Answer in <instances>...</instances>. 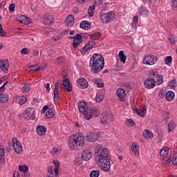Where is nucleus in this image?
Here are the masks:
<instances>
[{"label": "nucleus", "instance_id": "f257e3e1", "mask_svg": "<svg viewBox=\"0 0 177 177\" xmlns=\"http://www.w3.org/2000/svg\"><path fill=\"white\" fill-rule=\"evenodd\" d=\"M94 153L97 154L95 158L98 161L97 164L104 172H109L111 168V163L110 162L111 156H110V151L102 146L97 145L95 147Z\"/></svg>", "mask_w": 177, "mask_h": 177}, {"label": "nucleus", "instance_id": "f03ea898", "mask_svg": "<svg viewBox=\"0 0 177 177\" xmlns=\"http://www.w3.org/2000/svg\"><path fill=\"white\" fill-rule=\"evenodd\" d=\"M91 71L93 74H99L104 67V58L102 55L93 54L89 62Z\"/></svg>", "mask_w": 177, "mask_h": 177}, {"label": "nucleus", "instance_id": "7ed1b4c3", "mask_svg": "<svg viewBox=\"0 0 177 177\" xmlns=\"http://www.w3.org/2000/svg\"><path fill=\"white\" fill-rule=\"evenodd\" d=\"M69 147L71 149H80V147H84L85 146V138L84 136H72L69 139L68 142Z\"/></svg>", "mask_w": 177, "mask_h": 177}, {"label": "nucleus", "instance_id": "20e7f679", "mask_svg": "<svg viewBox=\"0 0 177 177\" xmlns=\"http://www.w3.org/2000/svg\"><path fill=\"white\" fill-rule=\"evenodd\" d=\"M114 121V115L111 113H102L101 115L100 122L104 125H109L110 122Z\"/></svg>", "mask_w": 177, "mask_h": 177}, {"label": "nucleus", "instance_id": "39448f33", "mask_svg": "<svg viewBox=\"0 0 177 177\" xmlns=\"http://www.w3.org/2000/svg\"><path fill=\"white\" fill-rule=\"evenodd\" d=\"M12 143H13V148L17 154H21L23 152V147L21 146V143L19 140H17V138L14 137L12 138Z\"/></svg>", "mask_w": 177, "mask_h": 177}, {"label": "nucleus", "instance_id": "423d86ee", "mask_svg": "<svg viewBox=\"0 0 177 177\" xmlns=\"http://www.w3.org/2000/svg\"><path fill=\"white\" fill-rule=\"evenodd\" d=\"M26 120H35V109L29 107L25 110V114L24 115Z\"/></svg>", "mask_w": 177, "mask_h": 177}, {"label": "nucleus", "instance_id": "0eeeda50", "mask_svg": "<svg viewBox=\"0 0 177 177\" xmlns=\"http://www.w3.org/2000/svg\"><path fill=\"white\" fill-rule=\"evenodd\" d=\"M53 21H55V19H53V15H52L50 12H46L44 14V23L45 26H47L48 27H50Z\"/></svg>", "mask_w": 177, "mask_h": 177}, {"label": "nucleus", "instance_id": "6e6552de", "mask_svg": "<svg viewBox=\"0 0 177 177\" xmlns=\"http://www.w3.org/2000/svg\"><path fill=\"white\" fill-rule=\"evenodd\" d=\"M157 60H158V58L156 56L149 55L144 58L143 63L148 66H153Z\"/></svg>", "mask_w": 177, "mask_h": 177}, {"label": "nucleus", "instance_id": "1a4fd4ad", "mask_svg": "<svg viewBox=\"0 0 177 177\" xmlns=\"http://www.w3.org/2000/svg\"><path fill=\"white\" fill-rule=\"evenodd\" d=\"M100 111L97 108H91L88 110V113L86 115V120H91L92 117H99Z\"/></svg>", "mask_w": 177, "mask_h": 177}, {"label": "nucleus", "instance_id": "9d476101", "mask_svg": "<svg viewBox=\"0 0 177 177\" xmlns=\"http://www.w3.org/2000/svg\"><path fill=\"white\" fill-rule=\"evenodd\" d=\"M59 91H60V83L59 82H57L55 84L54 88V103H55V104H57L59 103V99L60 97Z\"/></svg>", "mask_w": 177, "mask_h": 177}, {"label": "nucleus", "instance_id": "9b49d317", "mask_svg": "<svg viewBox=\"0 0 177 177\" xmlns=\"http://www.w3.org/2000/svg\"><path fill=\"white\" fill-rule=\"evenodd\" d=\"M78 107L80 113L84 114V117L86 118V115L89 114V109H88L87 103L84 102H80L78 103Z\"/></svg>", "mask_w": 177, "mask_h": 177}, {"label": "nucleus", "instance_id": "f8f14e48", "mask_svg": "<svg viewBox=\"0 0 177 177\" xmlns=\"http://www.w3.org/2000/svg\"><path fill=\"white\" fill-rule=\"evenodd\" d=\"M144 85L147 89H153L156 86V80L153 77L147 78L145 81Z\"/></svg>", "mask_w": 177, "mask_h": 177}, {"label": "nucleus", "instance_id": "ddd939ff", "mask_svg": "<svg viewBox=\"0 0 177 177\" xmlns=\"http://www.w3.org/2000/svg\"><path fill=\"white\" fill-rule=\"evenodd\" d=\"M86 139L88 142H96L99 139V133L95 132H89L86 136Z\"/></svg>", "mask_w": 177, "mask_h": 177}, {"label": "nucleus", "instance_id": "4468645a", "mask_svg": "<svg viewBox=\"0 0 177 177\" xmlns=\"http://www.w3.org/2000/svg\"><path fill=\"white\" fill-rule=\"evenodd\" d=\"M81 157L84 161H89V160L92 158V151L88 149H84L82 153Z\"/></svg>", "mask_w": 177, "mask_h": 177}, {"label": "nucleus", "instance_id": "2eb2a0df", "mask_svg": "<svg viewBox=\"0 0 177 177\" xmlns=\"http://www.w3.org/2000/svg\"><path fill=\"white\" fill-rule=\"evenodd\" d=\"M149 76L154 77V78H156V77L157 85H161V84H162V82H164V77H162V75H160L158 74V72L156 73V72L152 71L149 73Z\"/></svg>", "mask_w": 177, "mask_h": 177}, {"label": "nucleus", "instance_id": "dca6fc26", "mask_svg": "<svg viewBox=\"0 0 177 177\" xmlns=\"http://www.w3.org/2000/svg\"><path fill=\"white\" fill-rule=\"evenodd\" d=\"M96 45V42L94 41H88L86 46L81 50L82 53H86V52H88L90 49H92Z\"/></svg>", "mask_w": 177, "mask_h": 177}, {"label": "nucleus", "instance_id": "f3484780", "mask_svg": "<svg viewBox=\"0 0 177 177\" xmlns=\"http://www.w3.org/2000/svg\"><path fill=\"white\" fill-rule=\"evenodd\" d=\"M77 85L81 89H85L88 86V81L84 78H80L77 80Z\"/></svg>", "mask_w": 177, "mask_h": 177}, {"label": "nucleus", "instance_id": "a211bd4d", "mask_svg": "<svg viewBox=\"0 0 177 177\" xmlns=\"http://www.w3.org/2000/svg\"><path fill=\"white\" fill-rule=\"evenodd\" d=\"M29 70L31 71H39L41 70H44V68H46V65H42L39 66L38 64L35 65H31L28 67Z\"/></svg>", "mask_w": 177, "mask_h": 177}, {"label": "nucleus", "instance_id": "6ab92c4d", "mask_svg": "<svg viewBox=\"0 0 177 177\" xmlns=\"http://www.w3.org/2000/svg\"><path fill=\"white\" fill-rule=\"evenodd\" d=\"M112 16H113V13L108 12L104 15H101L100 20H102V23H109V21L111 20Z\"/></svg>", "mask_w": 177, "mask_h": 177}, {"label": "nucleus", "instance_id": "aec40b11", "mask_svg": "<svg viewBox=\"0 0 177 177\" xmlns=\"http://www.w3.org/2000/svg\"><path fill=\"white\" fill-rule=\"evenodd\" d=\"M63 81L62 85L64 89L68 91V92H71L73 91V86L70 84V80L68 79H64Z\"/></svg>", "mask_w": 177, "mask_h": 177}, {"label": "nucleus", "instance_id": "412c9836", "mask_svg": "<svg viewBox=\"0 0 177 177\" xmlns=\"http://www.w3.org/2000/svg\"><path fill=\"white\" fill-rule=\"evenodd\" d=\"M36 132L38 135H40V136H44V135L46 133V127L41 125L37 126L36 128Z\"/></svg>", "mask_w": 177, "mask_h": 177}, {"label": "nucleus", "instance_id": "4be33fe9", "mask_svg": "<svg viewBox=\"0 0 177 177\" xmlns=\"http://www.w3.org/2000/svg\"><path fill=\"white\" fill-rule=\"evenodd\" d=\"M66 26V27H73V26H74V16H73V15H70L67 17Z\"/></svg>", "mask_w": 177, "mask_h": 177}, {"label": "nucleus", "instance_id": "5701e85b", "mask_svg": "<svg viewBox=\"0 0 177 177\" xmlns=\"http://www.w3.org/2000/svg\"><path fill=\"white\" fill-rule=\"evenodd\" d=\"M165 97L166 100H168V102H172L175 98V93L171 91H167L165 94Z\"/></svg>", "mask_w": 177, "mask_h": 177}, {"label": "nucleus", "instance_id": "b1692460", "mask_svg": "<svg viewBox=\"0 0 177 177\" xmlns=\"http://www.w3.org/2000/svg\"><path fill=\"white\" fill-rule=\"evenodd\" d=\"M80 27L83 30H89L91 28V24L88 21H82L80 24Z\"/></svg>", "mask_w": 177, "mask_h": 177}, {"label": "nucleus", "instance_id": "393cba45", "mask_svg": "<svg viewBox=\"0 0 177 177\" xmlns=\"http://www.w3.org/2000/svg\"><path fill=\"white\" fill-rule=\"evenodd\" d=\"M55 109L53 108H50V109H48V111L45 114V117L46 118H53V117H55Z\"/></svg>", "mask_w": 177, "mask_h": 177}, {"label": "nucleus", "instance_id": "a878e982", "mask_svg": "<svg viewBox=\"0 0 177 177\" xmlns=\"http://www.w3.org/2000/svg\"><path fill=\"white\" fill-rule=\"evenodd\" d=\"M17 102L18 104L23 105L24 103L27 102V97L23 95H19L17 97Z\"/></svg>", "mask_w": 177, "mask_h": 177}, {"label": "nucleus", "instance_id": "bb28decb", "mask_svg": "<svg viewBox=\"0 0 177 177\" xmlns=\"http://www.w3.org/2000/svg\"><path fill=\"white\" fill-rule=\"evenodd\" d=\"M118 57H119V59H120V62L123 64H125V63L127 62V56H126L125 54H124L123 50H121V51L119 52Z\"/></svg>", "mask_w": 177, "mask_h": 177}, {"label": "nucleus", "instance_id": "cd10ccee", "mask_svg": "<svg viewBox=\"0 0 177 177\" xmlns=\"http://www.w3.org/2000/svg\"><path fill=\"white\" fill-rule=\"evenodd\" d=\"M9 102V95L8 94H0V103H8Z\"/></svg>", "mask_w": 177, "mask_h": 177}, {"label": "nucleus", "instance_id": "c85d7f7f", "mask_svg": "<svg viewBox=\"0 0 177 177\" xmlns=\"http://www.w3.org/2000/svg\"><path fill=\"white\" fill-rule=\"evenodd\" d=\"M0 68L4 71V73H8V68H9V64L6 62H1L0 63Z\"/></svg>", "mask_w": 177, "mask_h": 177}, {"label": "nucleus", "instance_id": "c756f323", "mask_svg": "<svg viewBox=\"0 0 177 177\" xmlns=\"http://www.w3.org/2000/svg\"><path fill=\"white\" fill-rule=\"evenodd\" d=\"M116 94L120 99H124L126 96L125 90L122 88H118L116 91Z\"/></svg>", "mask_w": 177, "mask_h": 177}, {"label": "nucleus", "instance_id": "7c9ffc66", "mask_svg": "<svg viewBox=\"0 0 177 177\" xmlns=\"http://www.w3.org/2000/svg\"><path fill=\"white\" fill-rule=\"evenodd\" d=\"M53 164L55 165L54 174L55 175H59V171L60 170V163L57 160H54Z\"/></svg>", "mask_w": 177, "mask_h": 177}, {"label": "nucleus", "instance_id": "2f4dec72", "mask_svg": "<svg viewBox=\"0 0 177 177\" xmlns=\"http://www.w3.org/2000/svg\"><path fill=\"white\" fill-rule=\"evenodd\" d=\"M143 136L146 138V139H151L153 136H154V134L150 130L146 129L143 133Z\"/></svg>", "mask_w": 177, "mask_h": 177}, {"label": "nucleus", "instance_id": "473e14b6", "mask_svg": "<svg viewBox=\"0 0 177 177\" xmlns=\"http://www.w3.org/2000/svg\"><path fill=\"white\" fill-rule=\"evenodd\" d=\"M101 35H102L100 32H95L91 35H89V37H91L93 41H96L100 38Z\"/></svg>", "mask_w": 177, "mask_h": 177}, {"label": "nucleus", "instance_id": "72a5a7b5", "mask_svg": "<svg viewBox=\"0 0 177 177\" xmlns=\"http://www.w3.org/2000/svg\"><path fill=\"white\" fill-rule=\"evenodd\" d=\"M175 127H176V124H175V121L174 120L170 121L167 125L169 132H172V131L175 129Z\"/></svg>", "mask_w": 177, "mask_h": 177}, {"label": "nucleus", "instance_id": "f704fd0d", "mask_svg": "<svg viewBox=\"0 0 177 177\" xmlns=\"http://www.w3.org/2000/svg\"><path fill=\"white\" fill-rule=\"evenodd\" d=\"M168 153H169V148L166 147L165 149H162L160 151V156L161 157H167L168 156Z\"/></svg>", "mask_w": 177, "mask_h": 177}, {"label": "nucleus", "instance_id": "c9c22d12", "mask_svg": "<svg viewBox=\"0 0 177 177\" xmlns=\"http://www.w3.org/2000/svg\"><path fill=\"white\" fill-rule=\"evenodd\" d=\"M93 82L97 84V88H103L104 86V84H103V82H100V80H99V79H93Z\"/></svg>", "mask_w": 177, "mask_h": 177}, {"label": "nucleus", "instance_id": "e433bc0d", "mask_svg": "<svg viewBox=\"0 0 177 177\" xmlns=\"http://www.w3.org/2000/svg\"><path fill=\"white\" fill-rule=\"evenodd\" d=\"M162 164H165V165H168L171 162V156H164L162 158Z\"/></svg>", "mask_w": 177, "mask_h": 177}, {"label": "nucleus", "instance_id": "4c0bfd02", "mask_svg": "<svg viewBox=\"0 0 177 177\" xmlns=\"http://www.w3.org/2000/svg\"><path fill=\"white\" fill-rule=\"evenodd\" d=\"M48 174L49 176L47 177H57V175L53 174V166H49L48 168Z\"/></svg>", "mask_w": 177, "mask_h": 177}, {"label": "nucleus", "instance_id": "58836bf2", "mask_svg": "<svg viewBox=\"0 0 177 177\" xmlns=\"http://www.w3.org/2000/svg\"><path fill=\"white\" fill-rule=\"evenodd\" d=\"M99 175H100V170H93L90 173V177H99Z\"/></svg>", "mask_w": 177, "mask_h": 177}, {"label": "nucleus", "instance_id": "ea45409f", "mask_svg": "<svg viewBox=\"0 0 177 177\" xmlns=\"http://www.w3.org/2000/svg\"><path fill=\"white\" fill-rule=\"evenodd\" d=\"M64 62H66V59L62 56L59 57L56 59V64H58V65L63 64Z\"/></svg>", "mask_w": 177, "mask_h": 177}, {"label": "nucleus", "instance_id": "a19ab883", "mask_svg": "<svg viewBox=\"0 0 177 177\" xmlns=\"http://www.w3.org/2000/svg\"><path fill=\"white\" fill-rule=\"evenodd\" d=\"M95 12V5L91 6L88 8V13L90 17L93 16V13Z\"/></svg>", "mask_w": 177, "mask_h": 177}, {"label": "nucleus", "instance_id": "79ce46f5", "mask_svg": "<svg viewBox=\"0 0 177 177\" xmlns=\"http://www.w3.org/2000/svg\"><path fill=\"white\" fill-rule=\"evenodd\" d=\"M104 96L100 93H97L95 97V100L97 103H100V102H103Z\"/></svg>", "mask_w": 177, "mask_h": 177}, {"label": "nucleus", "instance_id": "37998d69", "mask_svg": "<svg viewBox=\"0 0 177 177\" xmlns=\"http://www.w3.org/2000/svg\"><path fill=\"white\" fill-rule=\"evenodd\" d=\"M21 23H23L24 24H30V23H31V19L29 17H24Z\"/></svg>", "mask_w": 177, "mask_h": 177}, {"label": "nucleus", "instance_id": "c03bdc74", "mask_svg": "<svg viewBox=\"0 0 177 177\" xmlns=\"http://www.w3.org/2000/svg\"><path fill=\"white\" fill-rule=\"evenodd\" d=\"M74 39L75 41H77L79 42H83L84 41V39H82V36L80 34L75 35V36H74Z\"/></svg>", "mask_w": 177, "mask_h": 177}, {"label": "nucleus", "instance_id": "a18cd8bd", "mask_svg": "<svg viewBox=\"0 0 177 177\" xmlns=\"http://www.w3.org/2000/svg\"><path fill=\"white\" fill-rule=\"evenodd\" d=\"M19 169L21 172H27V171H28V167L26 166V165H22L19 167Z\"/></svg>", "mask_w": 177, "mask_h": 177}, {"label": "nucleus", "instance_id": "49530a36", "mask_svg": "<svg viewBox=\"0 0 177 177\" xmlns=\"http://www.w3.org/2000/svg\"><path fill=\"white\" fill-rule=\"evenodd\" d=\"M134 111H136L138 115H140V117H145V114L143 113V111H142V109L134 108Z\"/></svg>", "mask_w": 177, "mask_h": 177}, {"label": "nucleus", "instance_id": "de8ad7c7", "mask_svg": "<svg viewBox=\"0 0 177 177\" xmlns=\"http://www.w3.org/2000/svg\"><path fill=\"white\" fill-rule=\"evenodd\" d=\"M165 63L168 66L169 64H171L172 63V57L168 56L165 59Z\"/></svg>", "mask_w": 177, "mask_h": 177}, {"label": "nucleus", "instance_id": "09e8293b", "mask_svg": "<svg viewBox=\"0 0 177 177\" xmlns=\"http://www.w3.org/2000/svg\"><path fill=\"white\" fill-rule=\"evenodd\" d=\"M0 35L1 37H6V32L3 30V28L2 27V24H0Z\"/></svg>", "mask_w": 177, "mask_h": 177}, {"label": "nucleus", "instance_id": "8fccbe9b", "mask_svg": "<svg viewBox=\"0 0 177 177\" xmlns=\"http://www.w3.org/2000/svg\"><path fill=\"white\" fill-rule=\"evenodd\" d=\"M81 44H82V41H75V39H73V46L75 49V48H78V46L80 45Z\"/></svg>", "mask_w": 177, "mask_h": 177}, {"label": "nucleus", "instance_id": "3c124183", "mask_svg": "<svg viewBox=\"0 0 177 177\" xmlns=\"http://www.w3.org/2000/svg\"><path fill=\"white\" fill-rule=\"evenodd\" d=\"M21 55H30V51H28V48H24L21 50Z\"/></svg>", "mask_w": 177, "mask_h": 177}, {"label": "nucleus", "instance_id": "603ef678", "mask_svg": "<svg viewBox=\"0 0 177 177\" xmlns=\"http://www.w3.org/2000/svg\"><path fill=\"white\" fill-rule=\"evenodd\" d=\"M169 86H172V88H176V86H177L176 80H172L169 82Z\"/></svg>", "mask_w": 177, "mask_h": 177}, {"label": "nucleus", "instance_id": "864d4df0", "mask_svg": "<svg viewBox=\"0 0 177 177\" xmlns=\"http://www.w3.org/2000/svg\"><path fill=\"white\" fill-rule=\"evenodd\" d=\"M5 148L3 147V145H0V156H1V157H3V156H5Z\"/></svg>", "mask_w": 177, "mask_h": 177}, {"label": "nucleus", "instance_id": "5fc2aeb1", "mask_svg": "<svg viewBox=\"0 0 177 177\" xmlns=\"http://www.w3.org/2000/svg\"><path fill=\"white\" fill-rule=\"evenodd\" d=\"M127 124L129 127H133L135 125V122L132 119H129L127 120Z\"/></svg>", "mask_w": 177, "mask_h": 177}, {"label": "nucleus", "instance_id": "6e6d98bb", "mask_svg": "<svg viewBox=\"0 0 177 177\" xmlns=\"http://www.w3.org/2000/svg\"><path fill=\"white\" fill-rule=\"evenodd\" d=\"M139 149V145H138V142H133L131 145V150H138Z\"/></svg>", "mask_w": 177, "mask_h": 177}, {"label": "nucleus", "instance_id": "4d7b16f0", "mask_svg": "<svg viewBox=\"0 0 177 177\" xmlns=\"http://www.w3.org/2000/svg\"><path fill=\"white\" fill-rule=\"evenodd\" d=\"M59 153V148L53 147L51 149V154L55 155Z\"/></svg>", "mask_w": 177, "mask_h": 177}, {"label": "nucleus", "instance_id": "13d9d810", "mask_svg": "<svg viewBox=\"0 0 177 177\" xmlns=\"http://www.w3.org/2000/svg\"><path fill=\"white\" fill-rule=\"evenodd\" d=\"M93 2L96 6H100L103 3V0H93Z\"/></svg>", "mask_w": 177, "mask_h": 177}, {"label": "nucleus", "instance_id": "bf43d9fd", "mask_svg": "<svg viewBox=\"0 0 177 177\" xmlns=\"http://www.w3.org/2000/svg\"><path fill=\"white\" fill-rule=\"evenodd\" d=\"M172 164L177 165V153L174 154L173 156Z\"/></svg>", "mask_w": 177, "mask_h": 177}, {"label": "nucleus", "instance_id": "052dcab7", "mask_svg": "<svg viewBox=\"0 0 177 177\" xmlns=\"http://www.w3.org/2000/svg\"><path fill=\"white\" fill-rule=\"evenodd\" d=\"M15 8H16V4L13 3L10 5L8 9L10 12H15Z\"/></svg>", "mask_w": 177, "mask_h": 177}, {"label": "nucleus", "instance_id": "680f3d73", "mask_svg": "<svg viewBox=\"0 0 177 177\" xmlns=\"http://www.w3.org/2000/svg\"><path fill=\"white\" fill-rule=\"evenodd\" d=\"M140 15H141L142 16L146 15V10H145V9H143V7H141L140 8Z\"/></svg>", "mask_w": 177, "mask_h": 177}, {"label": "nucleus", "instance_id": "e2e57ef3", "mask_svg": "<svg viewBox=\"0 0 177 177\" xmlns=\"http://www.w3.org/2000/svg\"><path fill=\"white\" fill-rule=\"evenodd\" d=\"M158 96H159V97L162 99V97H164V96H165V93L163 91H160L159 92Z\"/></svg>", "mask_w": 177, "mask_h": 177}, {"label": "nucleus", "instance_id": "0e129e2a", "mask_svg": "<svg viewBox=\"0 0 177 177\" xmlns=\"http://www.w3.org/2000/svg\"><path fill=\"white\" fill-rule=\"evenodd\" d=\"M133 153H134V155L137 157H139V149L132 150Z\"/></svg>", "mask_w": 177, "mask_h": 177}, {"label": "nucleus", "instance_id": "69168bd1", "mask_svg": "<svg viewBox=\"0 0 177 177\" xmlns=\"http://www.w3.org/2000/svg\"><path fill=\"white\" fill-rule=\"evenodd\" d=\"M171 6H172V8H177V1H176V0H173L172 1Z\"/></svg>", "mask_w": 177, "mask_h": 177}, {"label": "nucleus", "instance_id": "338daca9", "mask_svg": "<svg viewBox=\"0 0 177 177\" xmlns=\"http://www.w3.org/2000/svg\"><path fill=\"white\" fill-rule=\"evenodd\" d=\"M13 175V177H20V174L18 171H15Z\"/></svg>", "mask_w": 177, "mask_h": 177}, {"label": "nucleus", "instance_id": "774afa93", "mask_svg": "<svg viewBox=\"0 0 177 177\" xmlns=\"http://www.w3.org/2000/svg\"><path fill=\"white\" fill-rule=\"evenodd\" d=\"M23 177H30V173H28V170L24 172Z\"/></svg>", "mask_w": 177, "mask_h": 177}]
</instances>
